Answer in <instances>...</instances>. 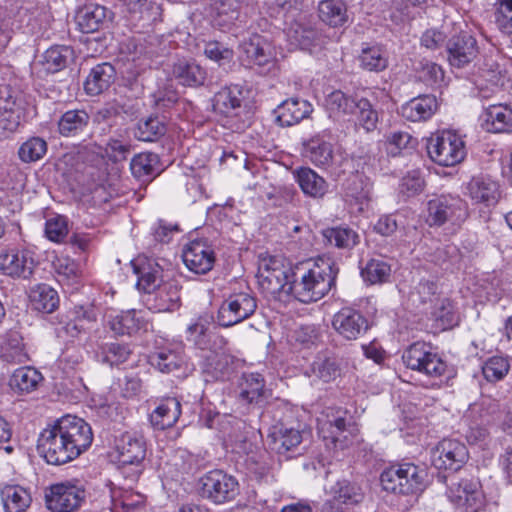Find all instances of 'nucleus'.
Returning <instances> with one entry per match:
<instances>
[{
    "label": "nucleus",
    "mask_w": 512,
    "mask_h": 512,
    "mask_svg": "<svg viewBox=\"0 0 512 512\" xmlns=\"http://www.w3.org/2000/svg\"><path fill=\"white\" fill-rule=\"evenodd\" d=\"M92 441V429L87 422L65 415L41 431L37 450L48 464L62 465L80 456Z\"/></svg>",
    "instance_id": "1"
},
{
    "label": "nucleus",
    "mask_w": 512,
    "mask_h": 512,
    "mask_svg": "<svg viewBox=\"0 0 512 512\" xmlns=\"http://www.w3.org/2000/svg\"><path fill=\"white\" fill-rule=\"evenodd\" d=\"M338 269L329 258H319L311 267L292 272V297L302 303L316 302L333 287Z\"/></svg>",
    "instance_id": "2"
},
{
    "label": "nucleus",
    "mask_w": 512,
    "mask_h": 512,
    "mask_svg": "<svg viewBox=\"0 0 512 512\" xmlns=\"http://www.w3.org/2000/svg\"><path fill=\"white\" fill-rule=\"evenodd\" d=\"M147 445L144 437L133 431H126L115 437L114 458L122 476L136 482L145 468Z\"/></svg>",
    "instance_id": "3"
},
{
    "label": "nucleus",
    "mask_w": 512,
    "mask_h": 512,
    "mask_svg": "<svg viewBox=\"0 0 512 512\" xmlns=\"http://www.w3.org/2000/svg\"><path fill=\"white\" fill-rule=\"evenodd\" d=\"M380 481L385 491L413 495L423 492L429 479L425 467L407 462L385 469L380 476Z\"/></svg>",
    "instance_id": "4"
},
{
    "label": "nucleus",
    "mask_w": 512,
    "mask_h": 512,
    "mask_svg": "<svg viewBox=\"0 0 512 512\" xmlns=\"http://www.w3.org/2000/svg\"><path fill=\"white\" fill-rule=\"evenodd\" d=\"M292 270L275 258L265 261L258 271V283L263 293L279 301L292 296Z\"/></svg>",
    "instance_id": "5"
},
{
    "label": "nucleus",
    "mask_w": 512,
    "mask_h": 512,
    "mask_svg": "<svg viewBox=\"0 0 512 512\" xmlns=\"http://www.w3.org/2000/svg\"><path fill=\"white\" fill-rule=\"evenodd\" d=\"M317 423L318 434L335 448L347 447L357 431L355 425L347 420V412L341 409H328Z\"/></svg>",
    "instance_id": "6"
},
{
    "label": "nucleus",
    "mask_w": 512,
    "mask_h": 512,
    "mask_svg": "<svg viewBox=\"0 0 512 512\" xmlns=\"http://www.w3.org/2000/svg\"><path fill=\"white\" fill-rule=\"evenodd\" d=\"M430 159L440 166L450 167L460 163L465 157L464 142L453 131L444 130L427 140Z\"/></svg>",
    "instance_id": "7"
},
{
    "label": "nucleus",
    "mask_w": 512,
    "mask_h": 512,
    "mask_svg": "<svg viewBox=\"0 0 512 512\" xmlns=\"http://www.w3.org/2000/svg\"><path fill=\"white\" fill-rule=\"evenodd\" d=\"M198 493L214 504H224L234 500L239 494L238 480L222 470H211L198 481Z\"/></svg>",
    "instance_id": "8"
},
{
    "label": "nucleus",
    "mask_w": 512,
    "mask_h": 512,
    "mask_svg": "<svg viewBox=\"0 0 512 512\" xmlns=\"http://www.w3.org/2000/svg\"><path fill=\"white\" fill-rule=\"evenodd\" d=\"M402 359L407 368L438 378L446 372V363L424 342L411 344L403 353Z\"/></svg>",
    "instance_id": "9"
},
{
    "label": "nucleus",
    "mask_w": 512,
    "mask_h": 512,
    "mask_svg": "<svg viewBox=\"0 0 512 512\" xmlns=\"http://www.w3.org/2000/svg\"><path fill=\"white\" fill-rule=\"evenodd\" d=\"M85 497V489L77 481H64L50 486L45 501L51 512H75Z\"/></svg>",
    "instance_id": "10"
},
{
    "label": "nucleus",
    "mask_w": 512,
    "mask_h": 512,
    "mask_svg": "<svg viewBox=\"0 0 512 512\" xmlns=\"http://www.w3.org/2000/svg\"><path fill=\"white\" fill-rule=\"evenodd\" d=\"M257 309L256 298L248 292L230 294L220 305L217 321L228 328L250 318Z\"/></svg>",
    "instance_id": "11"
},
{
    "label": "nucleus",
    "mask_w": 512,
    "mask_h": 512,
    "mask_svg": "<svg viewBox=\"0 0 512 512\" xmlns=\"http://www.w3.org/2000/svg\"><path fill=\"white\" fill-rule=\"evenodd\" d=\"M468 459L466 446L456 439H443L432 450L431 461L438 470H459Z\"/></svg>",
    "instance_id": "12"
},
{
    "label": "nucleus",
    "mask_w": 512,
    "mask_h": 512,
    "mask_svg": "<svg viewBox=\"0 0 512 512\" xmlns=\"http://www.w3.org/2000/svg\"><path fill=\"white\" fill-rule=\"evenodd\" d=\"M185 266L196 274H206L215 263V252L206 239H195L185 245L182 251Z\"/></svg>",
    "instance_id": "13"
},
{
    "label": "nucleus",
    "mask_w": 512,
    "mask_h": 512,
    "mask_svg": "<svg viewBox=\"0 0 512 512\" xmlns=\"http://www.w3.org/2000/svg\"><path fill=\"white\" fill-rule=\"evenodd\" d=\"M334 330L346 340H356L369 329L368 319L352 307H343L332 319Z\"/></svg>",
    "instance_id": "14"
},
{
    "label": "nucleus",
    "mask_w": 512,
    "mask_h": 512,
    "mask_svg": "<svg viewBox=\"0 0 512 512\" xmlns=\"http://www.w3.org/2000/svg\"><path fill=\"white\" fill-rule=\"evenodd\" d=\"M313 111L312 104L298 97L282 101L273 111L274 122L280 127H291L308 118Z\"/></svg>",
    "instance_id": "15"
},
{
    "label": "nucleus",
    "mask_w": 512,
    "mask_h": 512,
    "mask_svg": "<svg viewBox=\"0 0 512 512\" xmlns=\"http://www.w3.org/2000/svg\"><path fill=\"white\" fill-rule=\"evenodd\" d=\"M34 268L33 253L27 249H11L0 253V269L9 276L29 279Z\"/></svg>",
    "instance_id": "16"
},
{
    "label": "nucleus",
    "mask_w": 512,
    "mask_h": 512,
    "mask_svg": "<svg viewBox=\"0 0 512 512\" xmlns=\"http://www.w3.org/2000/svg\"><path fill=\"white\" fill-rule=\"evenodd\" d=\"M305 434L304 430L288 427L282 421H278L269 428L267 441L271 450L285 454L294 451L303 441Z\"/></svg>",
    "instance_id": "17"
},
{
    "label": "nucleus",
    "mask_w": 512,
    "mask_h": 512,
    "mask_svg": "<svg viewBox=\"0 0 512 512\" xmlns=\"http://www.w3.org/2000/svg\"><path fill=\"white\" fill-rule=\"evenodd\" d=\"M148 309L155 313L174 312L181 306L180 286L177 281L164 282L146 299Z\"/></svg>",
    "instance_id": "18"
},
{
    "label": "nucleus",
    "mask_w": 512,
    "mask_h": 512,
    "mask_svg": "<svg viewBox=\"0 0 512 512\" xmlns=\"http://www.w3.org/2000/svg\"><path fill=\"white\" fill-rule=\"evenodd\" d=\"M446 50L452 67L462 68L477 55V41L467 33L453 34L449 37Z\"/></svg>",
    "instance_id": "19"
},
{
    "label": "nucleus",
    "mask_w": 512,
    "mask_h": 512,
    "mask_svg": "<svg viewBox=\"0 0 512 512\" xmlns=\"http://www.w3.org/2000/svg\"><path fill=\"white\" fill-rule=\"evenodd\" d=\"M240 49L249 65L266 66L275 58V50L271 42L258 34H253L243 40Z\"/></svg>",
    "instance_id": "20"
},
{
    "label": "nucleus",
    "mask_w": 512,
    "mask_h": 512,
    "mask_svg": "<svg viewBox=\"0 0 512 512\" xmlns=\"http://www.w3.org/2000/svg\"><path fill=\"white\" fill-rule=\"evenodd\" d=\"M134 273L137 275L136 286L139 290L149 294L162 282V267L153 259L137 258L132 261Z\"/></svg>",
    "instance_id": "21"
},
{
    "label": "nucleus",
    "mask_w": 512,
    "mask_h": 512,
    "mask_svg": "<svg viewBox=\"0 0 512 512\" xmlns=\"http://www.w3.org/2000/svg\"><path fill=\"white\" fill-rule=\"evenodd\" d=\"M461 201L449 195H441L428 201L426 222L430 225L441 226L456 216L461 210Z\"/></svg>",
    "instance_id": "22"
},
{
    "label": "nucleus",
    "mask_w": 512,
    "mask_h": 512,
    "mask_svg": "<svg viewBox=\"0 0 512 512\" xmlns=\"http://www.w3.org/2000/svg\"><path fill=\"white\" fill-rule=\"evenodd\" d=\"M15 97L7 85H0V140L8 138L20 125L19 114L15 111Z\"/></svg>",
    "instance_id": "23"
},
{
    "label": "nucleus",
    "mask_w": 512,
    "mask_h": 512,
    "mask_svg": "<svg viewBox=\"0 0 512 512\" xmlns=\"http://www.w3.org/2000/svg\"><path fill=\"white\" fill-rule=\"evenodd\" d=\"M482 128L489 133H512V108L501 103L485 107Z\"/></svg>",
    "instance_id": "24"
},
{
    "label": "nucleus",
    "mask_w": 512,
    "mask_h": 512,
    "mask_svg": "<svg viewBox=\"0 0 512 512\" xmlns=\"http://www.w3.org/2000/svg\"><path fill=\"white\" fill-rule=\"evenodd\" d=\"M149 323L145 319L143 311L127 310L122 311L109 320L110 329L117 335H137L148 329Z\"/></svg>",
    "instance_id": "25"
},
{
    "label": "nucleus",
    "mask_w": 512,
    "mask_h": 512,
    "mask_svg": "<svg viewBox=\"0 0 512 512\" xmlns=\"http://www.w3.org/2000/svg\"><path fill=\"white\" fill-rule=\"evenodd\" d=\"M75 20L82 33H94L106 24L108 10L102 5L89 3L77 11Z\"/></svg>",
    "instance_id": "26"
},
{
    "label": "nucleus",
    "mask_w": 512,
    "mask_h": 512,
    "mask_svg": "<svg viewBox=\"0 0 512 512\" xmlns=\"http://www.w3.org/2000/svg\"><path fill=\"white\" fill-rule=\"evenodd\" d=\"M181 413L180 401L175 397H168L151 412L149 420L154 429L165 430L176 424Z\"/></svg>",
    "instance_id": "27"
},
{
    "label": "nucleus",
    "mask_w": 512,
    "mask_h": 512,
    "mask_svg": "<svg viewBox=\"0 0 512 512\" xmlns=\"http://www.w3.org/2000/svg\"><path fill=\"white\" fill-rule=\"evenodd\" d=\"M172 77L187 87H199L204 84L206 71L193 59H178L172 66Z\"/></svg>",
    "instance_id": "28"
},
{
    "label": "nucleus",
    "mask_w": 512,
    "mask_h": 512,
    "mask_svg": "<svg viewBox=\"0 0 512 512\" xmlns=\"http://www.w3.org/2000/svg\"><path fill=\"white\" fill-rule=\"evenodd\" d=\"M438 109V102L434 95L425 94L415 97L402 105L401 113L404 118L412 122L426 121Z\"/></svg>",
    "instance_id": "29"
},
{
    "label": "nucleus",
    "mask_w": 512,
    "mask_h": 512,
    "mask_svg": "<svg viewBox=\"0 0 512 512\" xmlns=\"http://www.w3.org/2000/svg\"><path fill=\"white\" fill-rule=\"evenodd\" d=\"M244 100L243 90L238 85H230L218 91L213 99L215 112L233 117L238 115Z\"/></svg>",
    "instance_id": "30"
},
{
    "label": "nucleus",
    "mask_w": 512,
    "mask_h": 512,
    "mask_svg": "<svg viewBox=\"0 0 512 512\" xmlns=\"http://www.w3.org/2000/svg\"><path fill=\"white\" fill-rule=\"evenodd\" d=\"M202 355L203 372L215 380H223L232 371L233 357L224 351L212 349L204 350Z\"/></svg>",
    "instance_id": "31"
},
{
    "label": "nucleus",
    "mask_w": 512,
    "mask_h": 512,
    "mask_svg": "<svg viewBox=\"0 0 512 512\" xmlns=\"http://www.w3.org/2000/svg\"><path fill=\"white\" fill-rule=\"evenodd\" d=\"M344 199L349 204L358 206V211L368 207L371 196V187L367 178L361 174H353L344 184Z\"/></svg>",
    "instance_id": "32"
},
{
    "label": "nucleus",
    "mask_w": 512,
    "mask_h": 512,
    "mask_svg": "<svg viewBox=\"0 0 512 512\" xmlns=\"http://www.w3.org/2000/svg\"><path fill=\"white\" fill-rule=\"evenodd\" d=\"M115 68L110 63H101L93 67L84 82V90L90 96H96L107 90L115 80Z\"/></svg>",
    "instance_id": "33"
},
{
    "label": "nucleus",
    "mask_w": 512,
    "mask_h": 512,
    "mask_svg": "<svg viewBox=\"0 0 512 512\" xmlns=\"http://www.w3.org/2000/svg\"><path fill=\"white\" fill-rule=\"evenodd\" d=\"M248 0H214V24L222 30L230 29L239 20Z\"/></svg>",
    "instance_id": "34"
},
{
    "label": "nucleus",
    "mask_w": 512,
    "mask_h": 512,
    "mask_svg": "<svg viewBox=\"0 0 512 512\" xmlns=\"http://www.w3.org/2000/svg\"><path fill=\"white\" fill-rule=\"evenodd\" d=\"M305 156L316 166L328 168L333 159L332 144L321 134H317L303 143Z\"/></svg>",
    "instance_id": "35"
},
{
    "label": "nucleus",
    "mask_w": 512,
    "mask_h": 512,
    "mask_svg": "<svg viewBox=\"0 0 512 512\" xmlns=\"http://www.w3.org/2000/svg\"><path fill=\"white\" fill-rule=\"evenodd\" d=\"M302 192L312 198H322L328 190L326 180L309 167H300L293 172Z\"/></svg>",
    "instance_id": "36"
},
{
    "label": "nucleus",
    "mask_w": 512,
    "mask_h": 512,
    "mask_svg": "<svg viewBox=\"0 0 512 512\" xmlns=\"http://www.w3.org/2000/svg\"><path fill=\"white\" fill-rule=\"evenodd\" d=\"M317 10L319 19L330 27H342L349 21L348 6L344 0H322Z\"/></svg>",
    "instance_id": "37"
},
{
    "label": "nucleus",
    "mask_w": 512,
    "mask_h": 512,
    "mask_svg": "<svg viewBox=\"0 0 512 512\" xmlns=\"http://www.w3.org/2000/svg\"><path fill=\"white\" fill-rule=\"evenodd\" d=\"M110 497L112 512H137L145 502L144 495L123 487H111Z\"/></svg>",
    "instance_id": "38"
},
{
    "label": "nucleus",
    "mask_w": 512,
    "mask_h": 512,
    "mask_svg": "<svg viewBox=\"0 0 512 512\" xmlns=\"http://www.w3.org/2000/svg\"><path fill=\"white\" fill-rule=\"evenodd\" d=\"M89 122L90 116L86 110H68L58 120V131L64 137H75L86 130Z\"/></svg>",
    "instance_id": "39"
},
{
    "label": "nucleus",
    "mask_w": 512,
    "mask_h": 512,
    "mask_svg": "<svg viewBox=\"0 0 512 512\" xmlns=\"http://www.w3.org/2000/svg\"><path fill=\"white\" fill-rule=\"evenodd\" d=\"M239 397L247 403H258L268 397L265 380L259 373H244L239 384Z\"/></svg>",
    "instance_id": "40"
},
{
    "label": "nucleus",
    "mask_w": 512,
    "mask_h": 512,
    "mask_svg": "<svg viewBox=\"0 0 512 512\" xmlns=\"http://www.w3.org/2000/svg\"><path fill=\"white\" fill-rule=\"evenodd\" d=\"M29 299L32 309L42 313H52L59 305L57 291L47 284H38L31 288Z\"/></svg>",
    "instance_id": "41"
},
{
    "label": "nucleus",
    "mask_w": 512,
    "mask_h": 512,
    "mask_svg": "<svg viewBox=\"0 0 512 512\" xmlns=\"http://www.w3.org/2000/svg\"><path fill=\"white\" fill-rule=\"evenodd\" d=\"M0 357L7 363L21 364L29 360L23 343L22 335L17 331H9L1 346Z\"/></svg>",
    "instance_id": "42"
},
{
    "label": "nucleus",
    "mask_w": 512,
    "mask_h": 512,
    "mask_svg": "<svg viewBox=\"0 0 512 512\" xmlns=\"http://www.w3.org/2000/svg\"><path fill=\"white\" fill-rule=\"evenodd\" d=\"M128 20L138 31L151 26L157 15V8L147 0H134L129 3Z\"/></svg>",
    "instance_id": "43"
},
{
    "label": "nucleus",
    "mask_w": 512,
    "mask_h": 512,
    "mask_svg": "<svg viewBox=\"0 0 512 512\" xmlns=\"http://www.w3.org/2000/svg\"><path fill=\"white\" fill-rule=\"evenodd\" d=\"M159 157L155 153H140L130 163L132 175L140 181H149L159 174Z\"/></svg>",
    "instance_id": "44"
},
{
    "label": "nucleus",
    "mask_w": 512,
    "mask_h": 512,
    "mask_svg": "<svg viewBox=\"0 0 512 512\" xmlns=\"http://www.w3.org/2000/svg\"><path fill=\"white\" fill-rule=\"evenodd\" d=\"M1 500L5 512H25L31 504V496L18 485H7L1 490Z\"/></svg>",
    "instance_id": "45"
},
{
    "label": "nucleus",
    "mask_w": 512,
    "mask_h": 512,
    "mask_svg": "<svg viewBox=\"0 0 512 512\" xmlns=\"http://www.w3.org/2000/svg\"><path fill=\"white\" fill-rule=\"evenodd\" d=\"M357 100L347 96L340 90H336L327 96L326 109L331 118L339 119L355 112Z\"/></svg>",
    "instance_id": "46"
},
{
    "label": "nucleus",
    "mask_w": 512,
    "mask_h": 512,
    "mask_svg": "<svg viewBox=\"0 0 512 512\" xmlns=\"http://www.w3.org/2000/svg\"><path fill=\"white\" fill-rule=\"evenodd\" d=\"M43 379L42 374L33 367H21L14 371L9 380L13 390L19 392H31Z\"/></svg>",
    "instance_id": "47"
},
{
    "label": "nucleus",
    "mask_w": 512,
    "mask_h": 512,
    "mask_svg": "<svg viewBox=\"0 0 512 512\" xmlns=\"http://www.w3.org/2000/svg\"><path fill=\"white\" fill-rule=\"evenodd\" d=\"M265 9L271 17L290 22L300 13L301 0H266Z\"/></svg>",
    "instance_id": "48"
},
{
    "label": "nucleus",
    "mask_w": 512,
    "mask_h": 512,
    "mask_svg": "<svg viewBox=\"0 0 512 512\" xmlns=\"http://www.w3.org/2000/svg\"><path fill=\"white\" fill-rule=\"evenodd\" d=\"M150 363L162 373L178 371L186 364L180 352L169 349H163L151 355Z\"/></svg>",
    "instance_id": "49"
},
{
    "label": "nucleus",
    "mask_w": 512,
    "mask_h": 512,
    "mask_svg": "<svg viewBox=\"0 0 512 512\" xmlns=\"http://www.w3.org/2000/svg\"><path fill=\"white\" fill-rule=\"evenodd\" d=\"M316 37L317 32L312 27L304 25L296 21V19L290 21V26L287 29V38L291 45L306 50L314 44Z\"/></svg>",
    "instance_id": "50"
},
{
    "label": "nucleus",
    "mask_w": 512,
    "mask_h": 512,
    "mask_svg": "<svg viewBox=\"0 0 512 512\" xmlns=\"http://www.w3.org/2000/svg\"><path fill=\"white\" fill-rule=\"evenodd\" d=\"M360 66L371 72H381L388 66L386 51L380 46L366 47L359 56Z\"/></svg>",
    "instance_id": "51"
},
{
    "label": "nucleus",
    "mask_w": 512,
    "mask_h": 512,
    "mask_svg": "<svg viewBox=\"0 0 512 512\" xmlns=\"http://www.w3.org/2000/svg\"><path fill=\"white\" fill-rule=\"evenodd\" d=\"M72 50L67 46H53L47 49L43 55L42 64L49 73H56L67 66L71 58Z\"/></svg>",
    "instance_id": "52"
},
{
    "label": "nucleus",
    "mask_w": 512,
    "mask_h": 512,
    "mask_svg": "<svg viewBox=\"0 0 512 512\" xmlns=\"http://www.w3.org/2000/svg\"><path fill=\"white\" fill-rule=\"evenodd\" d=\"M414 70L417 78L430 87H440L444 81V71L441 66L428 60H420Z\"/></svg>",
    "instance_id": "53"
},
{
    "label": "nucleus",
    "mask_w": 512,
    "mask_h": 512,
    "mask_svg": "<svg viewBox=\"0 0 512 512\" xmlns=\"http://www.w3.org/2000/svg\"><path fill=\"white\" fill-rule=\"evenodd\" d=\"M166 132L165 124L158 117H149L137 123L134 135L144 142H154Z\"/></svg>",
    "instance_id": "54"
},
{
    "label": "nucleus",
    "mask_w": 512,
    "mask_h": 512,
    "mask_svg": "<svg viewBox=\"0 0 512 512\" xmlns=\"http://www.w3.org/2000/svg\"><path fill=\"white\" fill-rule=\"evenodd\" d=\"M323 236L330 244L341 249H352L359 243L358 233L349 227L328 228L323 231Z\"/></svg>",
    "instance_id": "55"
},
{
    "label": "nucleus",
    "mask_w": 512,
    "mask_h": 512,
    "mask_svg": "<svg viewBox=\"0 0 512 512\" xmlns=\"http://www.w3.org/2000/svg\"><path fill=\"white\" fill-rule=\"evenodd\" d=\"M354 114L356 115V126L363 128L366 132H372L377 128L378 113L368 99L357 100Z\"/></svg>",
    "instance_id": "56"
},
{
    "label": "nucleus",
    "mask_w": 512,
    "mask_h": 512,
    "mask_svg": "<svg viewBox=\"0 0 512 512\" xmlns=\"http://www.w3.org/2000/svg\"><path fill=\"white\" fill-rule=\"evenodd\" d=\"M510 370V362L504 356H492L482 365V376L488 382H498L505 378Z\"/></svg>",
    "instance_id": "57"
},
{
    "label": "nucleus",
    "mask_w": 512,
    "mask_h": 512,
    "mask_svg": "<svg viewBox=\"0 0 512 512\" xmlns=\"http://www.w3.org/2000/svg\"><path fill=\"white\" fill-rule=\"evenodd\" d=\"M47 152V142L41 137H31L21 144L18 156L24 163L40 160Z\"/></svg>",
    "instance_id": "58"
},
{
    "label": "nucleus",
    "mask_w": 512,
    "mask_h": 512,
    "mask_svg": "<svg viewBox=\"0 0 512 512\" xmlns=\"http://www.w3.org/2000/svg\"><path fill=\"white\" fill-rule=\"evenodd\" d=\"M361 275L364 281L370 284L384 283L390 278L391 267L383 260L372 259L362 269Z\"/></svg>",
    "instance_id": "59"
},
{
    "label": "nucleus",
    "mask_w": 512,
    "mask_h": 512,
    "mask_svg": "<svg viewBox=\"0 0 512 512\" xmlns=\"http://www.w3.org/2000/svg\"><path fill=\"white\" fill-rule=\"evenodd\" d=\"M310 372V375H313L327 383L339 376L340 369L336 359L329 357H318L311 364Z\"/></svg>",
    "instance_id": "60"
},
{
    "label": "nucleus",
    "mask_w": 512,
    "mask_h": 512,
    "mask_svg": "<svg viewBox=\"0 0 512 512\" xmlns=\"http://www.w3.org/2000/svg\"><path fill=\"white\" fill-rule=\"evenodd\" d=\"M432 318L437 323V328L446 330L451 328L457 321L454 307L449 299H438L431 312Z\"/></svg>",
    "instance_id": "61"
},
{
    "label": "nucleus",
    "mask_w": 512,
    "mask_h": 512,
    "mask_svg": "<svg viewBox=\"0 0 512 512\" xmlns=\"http://www.w3.org/2000/svg\"><path fill=\"white\" fill-rule=\"evenodd\" d=\"M203 54L219 66L229 64L233 60L234 52L218 41H203Z\"/></svg>",
    "instance_id": "62"
},
{
    "label": "nucleus",
    "mask_w": 512,
    "mask_h": 512,
    "mask_svg": "<svg viewBox=\"0 0 512 512\" xmlns=\"http://www.w3.org/2000/svg\"><path fill=\"white\" fill-rule=\"evenodd\" d=\"M130 353L128 345L118 342L106 343L101 347L102 361L110 366L125 362Z\"/></svg>",
    "instance_id": "63"
},
{
    "label": "nucleus",
    "mask_w": 512,
    "mask_h": 512,
    "mask_svg": "<svg viewBox=\"0 0 512 512\" xmlns=\"http://www.w3.org/2000/svg\"><path fill=\"white\" fill-rule=\"evenodd\" d=\"M452 34L449 32V27L443 25L440 29L431 28L427 29L421 36V46L429 50H436L447 44L449 37Z\"/></svg>",
    "instance_id": "64"
}]
</instances>
